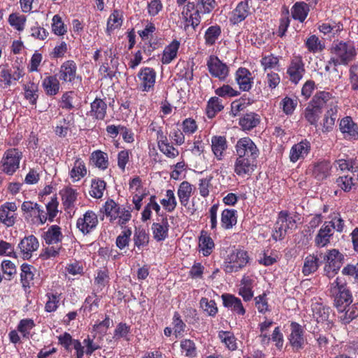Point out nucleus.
Here are the masks:
<instances>
[{
    "label": "nucleus",
    "mask_w": 358,
    "mask_h": 358,
    "mask_svg": "<svg viewBox=\"0 0 358 358\" xmlns=\"http://www.w3.org/2000/svg\"><path fill=\"white\" fill-rule=\"evenodd\" d=\"M329 64L336 67L338 66H348L356 59L357 50L355 43L351 41L335 40L331 45Z\"/></svg>",
    "instance_id": "obj_1"
},
{
    "label": "nucleus",
    "mask_w": 358,
    "mask_h": 358,
    "mask_svg": "<svg viewBox=\"0 0 358 358\" xmlns=\"http://www.w3.org/2000/svg\"><path fill=\"white\" fill-rule=\"evenodd\" d=\"M329 294L334 299L335 307L339 312H344L352 302V296L346 282L341 278H336L329 285Z\"/></svg>",
    "instance_id": "obj_2"
},
{
    "label": "nucleus",
    "mask_w": 358,
    "mask_h": 358,
    "mask_svg": "<svg viewBox=\"0 0 358 358\" xmlns=\"http://www.w3.org/2000/svg\"><path fill=\"white\" fill-rule=\"evenodd\" d=\"M104 213L110 222L117 220L120 226L126 224L131 218V207L120 206L113 199L106 201L103 206Z\"/></svg>",
    "instance_id": "obj_3"
},
{
    "label": "nucleus",
    "mask_w": 358,
    "mask_h": 358,
    "mask_svg": "<svg viewBox=\"0 0 358 358\" xmlns=\"http://www.w3.org/2000/svg\"><path fill=\"white\" fill-rule=\"evenodd\" d=\"M249 259L246 251L240 248H234L224 261V270L228 273L238 272L248 264Z\"/></svg>",
    "instance_id": "obj_4"
},
{
    "label": "nucleus",
    "mask_w": 358,
    "mask_h": 358,
    "mask_svg": "<svg viewBox=\"0 0 358 358\" xmlns=\"http://www.w3.org/2000/svg\"><path fill=\"white\" fill-rule=\"evenodd\" d=\"M58 204L55 197L51 198L50 201L47 203L45 209L38 204L31 215L33 217V223L42 225L47 221L53 222L58 213Z\"/></svg>",
    "instance_id": "obj_5"
},
{
    "label": "nucleus",
    "mask_w": 358,
    "mask_h": 358,
    "mask_svg": "<svg viewBox=\"0 0 358 358\" xmlns=\"http://www.w3.org/2000/svg\"><path fill=\"white\" fill-rule=\"evenodd\" d=\"M22 152L17 148H10L5 151L0 162L1 171L8 176H13L20 168Z\"/></svg>",
    "instance_id": "obj_6"
},
{
    "label": "nucleus",
    "mask_w": 358,
    "mask_h": 358,
    "mask_svg": "<svg viewBox=\"0 0 358 358\" xmlns=\"http://www.w3.org/2000/svg\"><path fill=\"white\" fill-rule=\"evenodd\" d=\"M139 90L143 92H150L155 89L157 73L151 67H143L137 73Z\"/></svg>",
    "instance_id": "obj_7"
},
{
    "label": "nucleus",
    "mask_w": 358,
    "mask_h": 358,
    "mask_svg": "<svg viewBox=\"0 0 358 358\" xmlns=\"http://www.w3.org/2000/svg\"><path fill=\"white\" fill-rule=\"evenodd\" d=\"M237 156L257 159L259 155V149L255 143L249 137L238 139L235 145Z\"/></svg>",
    "instance_id": "obj_8"
},
{
    "label": "nucleus",
    "mask_w": 358,
    "mask_h": 358,
    "mask_svg": "<svg viewBox=\"0 0 358 358\" xmlns=\"http://www.w3.org/2000/svg\"><path fill=\"white\" fill-rule=\"evenodd\" d=\"M206 66L210 74L220 80H224L229 75L228 66L215 55L208 57Z\"/></svg>",
    "instance_id": "obj_9"
},
{
    "label": "nucleus",
    "mask_w": 358,
    "mask_h": 358,
    "mask_svg": "<svg viewBox=\"0 0 358 358\" xmlns=\"http://www.w3.org/2000/svg\"><path fill=\"white\" fill-rule=\"evenodd\" d=\"M98 223L96 214L92 210H87L77 220L76 227L83 235H87L96 228Z\"/></svg>",
    "instance_id": "obj_10"
},
{
    "label": "nucleus",
    "mask_w": 358,
    "mask_h": 358,
    "mask_svg": "<svg viewBox=\"0 0 358 358\" xmlns=\"http://www.w3.org/2000/svg\"><path fill=\"white\" fill-rule=\"evenodd\" d=\"M305 72V64L302 57L300 55L294 56L291 59L287 70L289 80L292 83L297 84L302 79Z\"/></svg>",
    "instance_id": "obj_11"
},
{
    "label": "nucleus",
    "mask_w": 358,
    "mask_h": 358,
    "mask_svg": "<svg viewBox=\"0 0 358 358\" xmlns=\"http://www.w3.org/2000/svg\"><path fill=\"white\" fill-rule=\"evenodd\" d=\"M77 65L73 60H66L59 68V79L64 83H74L76 80L81 78L77 73Z\"/></svg>",
    "instance_id": "obj_12"
},
{
    "label": "nucleus",
    "mask_w": 358,
    "mask_h": 358,
    "mask_svg": "<svg viewBox=\"0 0 358 358\" xmlns=\"http://www.w3.org/2000/svg\"><path fill=\"white\" fill-rule=\"evenodd\" d=\"M311 150V143L303 138L297 143L294 144L289 150V160L292 163H296L299 160H303L310 153Z\"/></svg>",
    "instance_id": "obj_13"
},
{
    "label": "nucleus",
    "mask_w": 358,
    "mask_h": 358,
    "mask_svg": "<svg viewBox=\"0 0 358 358\" xmlns=\"http://www.w3.org/2000/svg\"><path fill=\"white\" fill-rule=\"evenodd\" d=\"M17 206L14 202H6L0 206V224L6 227H13L17 218Z\"/></svg>",
    "instance_id": "obj_14"
},
{
    "label": "nucleus",
    "mask_w": 358,
    "mask_h": 358,
    "mask_svg": "<svg viewBox=\"0 0 358 358\" xmlns=\"http://www.w3.org/2000/svg\"><path fill=\"white\" fill-rule=\"evenodd\" d=\"M257 159L237 156L234 163V173L240 176H250L255 171Z\"/></svg>",
    "instance_id": "obj_15"
},
{
    "label": "nucleus",
    "mask_w": 358,
    "mask_h": 358,
    "mask_svg": "<svg viewBox=\"0 0 358 358\" xmlns=\"http://www.w3.org/2000/svg\"><path fill=\"white\" fill-rule=\"evenodd\" d=\"M339 129L345 139L348 141L358 139V125L351 117L346 116L341 120Z\"/></svg>",
    "instance_id": "obj_16"
},
{
    "label": "nucleus",
    "mask_w": 358,
    "mask_h": 358,
    "mask_svg": "<svg viewBox=\"0 0 358 358\" xmlns=\"http://www.w3.org/2000/svg\"><path fill=\"white\" fill-rule=\"evenodd\" d=\"M292 347L298 350L304 345V331L301 325L295 322L290 324V334L288 336Z\"/></svg>",
    "instance_id": "obj_17"
},
{
    "label": "nucleus",
    "mask_w": 358,
    "mask_h": 358,
    "mask_svg": "<svg viewBox=\"0 0 358 358\" xmlns=\"http://www.w3.org/2000/svg\"><path fill=\"white\" fill-rule=\"evenodd\" d=\"M235 80L243 92L250 91L254 83V77L252 73L246 68L240 67L235 74Z\"/></svg>",
    "instance_id": "obj_18"
},
{
    "label": "nucleus",
    "mask_w": 358,
    "mask_h": 358,
    "mask_svg": "<svg viewBox=\"0 0 358 358\" xmlns=\"http://www.w3.org/2000/svg\"><path fill=\"white\" fill-rule=\"evenodd\" d=\"M38 247V239L33 235L24 237L18 244V248L24 259H30L33 252L36 251Z\"/></svg>",
    "instance_id": "obj_19"
},
{
    "label": "nucleus",
    "mask_w": 358,
    "mask_h": 358,
    "mask_svg": "<svg viewBox=\"0 0 358 358\" xmlns=\"http://www.w3.org/2000/svg\"><path fill=\"white\" fill-rule=\"evenodd\" d=\"M223 306L230 310L234 315L243 316L246 310L243 306L241 299L230 294H224L222 295Z\"/></svg>",
    "instance_id": "obj_20"
},
{
    "label": "nucleus",
    "mask_w": 358,
    "mask_h": 358,
    "mask_svg": "<svg viewBox=\"0 0 358 358\" xmlns=\"http://www.w3.org/2000/svg\"><path fill=\"white\" fill-rule=\"evenodd\" d=\"M255 285V278L244 275L238 286V294L245 301H250L254 296L253 288Z\"/></svg>",
    "instance_id": "obj_21"
},
{
    "label": "nucleus",
    "mask_w": 358,
    "mask_h": 358,
    "mask_svg": "<svg viewBox=\"0 0 358 358\" xmlns=\"http://www.w3.org/2000/svg\"><path fill=\"white\" fill-rule=\"evenodd\" d=\"M322 257V252L318 251L311 255H308L304 259L303 266L302 267V273L305 276H308L317 271L322 264V261L320 260Z\"/></svg>",
    "instance_id": "obj_22"
},
{
    "label": "nucleus",
    "mask_w": 358,
    "mask_h": 358,
    "mask_svg": "<svg viewBox=\"0 0 358 358\" xmlns=\"http://www.w3.org/2000/svg\"><path fill=\"white\" fill-rule=\"evenodd\" d=\"M250 13V10L248 1L246 0L242 1L233 10L229 20L233 24H237L245 20Z\"/></svg>",
    "instance_id": "obj_23"
},
{
    "label": "nucleus",
    "mask_w": 358,
    "mask_h": 358,
    "mask_svg": "<svg viewBox=\"0 0 358 358\" xmlns=\"http://www.w3.org/2000/svg\"><path fill=\"white\" fill-rule=\"evenodd\" d=\"M107 111V104L101 98H96L90 104V110L87 115L96 120H103Z\"/></svg>",
    "instance_id": "obj_24"
},
{
    "label": "nucleus",
    "mask_w": 358,
    "mask_h": 358,
    "mask_svg": "<svg viewBox=\"0 0 358 358\" xmlns=\"http://www.w3.org/2000/svg\"><path fill=\"white\" fill-rule=\"evenodd\" d=\"M332 166L329 161L322 160L315 163L312 169V175L317 180H323L331 175Z\"/></svg>",
    "instance_id": "obj_25"
},
{
    "label": "nucleus",
    "mask_w": 358,
    "mask_h": 358,
    "mask_svg": "<svg viewBox=\"0 0 358 358\" xmlns=\"http://www.w3.org/2000/svg\"><path fill=\"white\" fill-rule=\"evenodd\" d=\"M63 237L60 227L55 224L50 226L43 235L44 241L49 245L61 243Z\"/></svg>",
    "instance_id": "obj_26"
},
{
    "label": "nucleus",
    "mask_w": 358,
    "mask_h": 358,
    "mask_svg": "<svg viewBox=\"0 0 358 358\" xmlns=\"http://www.w3.org/2000/svg\"><path fill=\"white\" fill-rule=\"evenodd\" d=\"M261 121L260 115L254 112H250L239 119V125L243 131H250L256 127Z\"/></svg>",
    "instance_id": "obj_27"
},
{
    "label": "nucleus",
    "mask_w": 358,
    "mask_h": 358,
    "mask_svg": "<svg viewBox=\"0 0 358 358\" xmlns=\"http://www.w3.org/2000/svg\"><path fill=\"white\" fill-rule=\"evenodd\" d=\"M151 229L153 237L157 241H164L168 237L169 224L168 220L164 218L161 222H154Z\"/></svg>",
    "instance_id": "obj_28"
},
{
    "label": "nucleus",
    "mask_w": 358,
    "mask_h": 358,
    "mask_svg": "<svg viewBox=\"0 0 358 358\" xmlns=\"http://www.w3.org/2000/svg\"><path fill=\"white\" fill-rule=\"evenodd\" d=\"M199 251L204 257L209 256L215 248V243L213 238L205 231H201L199 238Z\"/></svg>",
    "instance_id": "obj_29"
},
{
    "label": "nucleus",
    "mask_w": 358,
    "mask_h": 358,
    "mask_svg": "<svg viewBox=\"0 0 358 358\" xmlns=\"http://www.w3.org/2000/svg\"><path fill=\"white\" fill-rule=\"evenodd\" d=\"M193 192V185L187 181L182 182L178 188L177 195L182 206L187 207Z\"/></svg>",
    "instance_id": "obj_30"
},
{
    "label": "nucleus",
    "mask_w": 358,
    "mask_h": 358,
    "mask_svg": "<svg viewBox=\"0 0 358 358\" xmlns=\"http://www.w3.org/2000/svg\"><path fill=\"white\" fill-rule=\"evenodd\" d=\"M338 108L336 105H332L324 115L322 131L323 133H329L334 129L337 117Z\"/></svg>",
    "instance_id": "obj_31"
},
{
    "label": "nucleus",
    "mask_w": 358,
    "mask_h": 358,
    "mask_svg": "<svg viewBox=\"0 0 358 358\" xmlns=\"http://www.w3.org/2000/svg\"><path fill=\"white\" fill-rule=\"evenodd\" d=\"M237 210L226 208L221 213V227L226 230L232 229L237 223Z\"/></svg>",
    "instance_id": "obj_32"
},
{
    "label": "nucleus",
    "mask_w": 358,
    "mask_h": 358,
    "mask_svg": "<svg viewBox=\"0 0 358 358\" xmlns=\"http://www.w3.org/2000/svg\"><path fill=\"white\" fill-rule=\"evenodd\" d=\"M332 236L333 231H331V226H327V222H324L315 238V245L317 248L327 245Z\"/></svg>",
    "instance_id": "obj_33"
},
{
    "label": "nucleus",
    "mask_w": 358,
    "mask_h": 358,
    "mask_svg": "<svg viewBox=\"0 0 358 358\" xmlns=\"http://www.w3.org/2000/svg\"><path fill=\"white\" fill-rule=\"evenodd\" d=\"M325 264L341 268L343 264V255L336 249L329 250L325 254L322 253V257Z\"/></svg>",
    "instance_id": "obj_34"
},
{
    "label": "nucleus",
    "mask_w": 358,
    "mask_h": 358,
    "mask_svg": "<svg viewBox=\"0 0 358 358\" xmlns=\"http://www.w3.org/2000/svg\"><path fill=\"white\" fill-rule=\"evenodd\" d=\"M179 48L180 42L177 40H173L164 48L161 58L162 63L163 64H170L176 58Z\"/></svg>",
    "instance_id": "obj_35"
},
{
    "label": "nucleus",
    "mask_w": 358,
    "mask_h": 358,
    "mask_svg": "<svg viewBox=\"0 0 358 358\" xmlns=\"http://www.w3.org/2000/svg\"><path fill=\"white\" fill-rule=\"evenodd\" d=\"M87 175V168L85 162L80 158H76L69 171L70 178L73 182L79 181Z\"/></svg>",
    "instance_id": "obj_36"
},
{
    "label": "nucleus",
    "mask_w": 358,
    "mask_h": 358,
    "mask_svg": "<svg viewBox=\"0 0 358 358\" xmlns=\"http://www.w3.org/2000/svg\"><path fill=\"white\" fill-rule=\"evenodd\" d=\"M42 86L45 94L48 96H55L60 89V83L55 76L45 77L42 81Z\"/></svg>",
    "instance_id": "obj_37"
},
{
    "label": "nucleus",
    "mask_w": 358,
    "mask_h": 358,
    "mask_svg": "<svg viewBox=\"0 0 358 358\" xmlns=\"http://www.w3.org/2000/svg\"><path fill=\"white\" fill-rule=\"evenodd\" d=\"M212 151L217 160H222L224 152L227 148V140L224 136H213L211 139Z\"/></svg>",
    "instance_id": "obj_38"
},
{
    "label": "nucleus",
    "mask_w": 358,
    "mask_h": 358,
    "mask_svg": "<svg viewBox=\"0 0 358 358\" xmlns=\"http://www.w3.org/2000/svg\"><path fill=\"white\" fill-rule=\"evenodd\" d=\"M222 31L219 25L209 27L204 33L205 45L208 47L213 46L219 41Z\"/></svg>",
    "instance_id": "obj_39"
},
{
    "label": "nucleus",
    "mask_w": 358,
    "mask_h": 358,
    "mask_svg": "<svg viewBox=\"0 0 358 358\" xmlns=\"http://www.w3.org/2000/svg\"><path fill=\"white\" fill-rule=\"evenodd\" d=\"M322 113V110L320 108V106H316L313 103H311L306 108L304 117L311 125L317 127Z\"/></svg>",
    "instance_id": "obj_40"
},
{
    "label": "nucleus",
    "mask_w": 358,
    "mask_h": 358,
    "mask_svg": "<svg viewBox=\"0 0 358 358\" xmlns=\"http://www.w3.org/2000/svg\"><path fill=\"white\" fill-rule=\"evenodd\" d=\"M224 108L222 100L217 96H213L208 101L206 106V115L208 118H213L216 114Z\"/></svg>",
    "instance_id": "obj_41"
},
{
    "label": "nucleus",
    "mask_w": 358,
    "mask_h": 358,
    "mask_svg": "<svg viewBox=\"0 0 358 358\" xmlns=\"http://www.w3.org/2000/svg\"><path fill=\"white\" fill-rule=\"evenodd\" d=\"M62 203L66 209L72 208L77 199L76 191L71 187H65L60 191Z\"/></svg>",
    "instance_id": "obj_42"
},
{
    "label": "nucleus",
    "mask_w": 358,
    "mask_h": 358,
    "mask_svg": "<svg viewBox=\"0 0 358 358\" xmlns=\"http://www.w3.org/2000/svg\"><path fill=\"white\" fill-rule=\"evenodd\" d=\"M91 159L96 167L101 170H106L108 167V155L101 150L94 151L91 155Z\"/></svg>",
    "instance_id": "obj_43"
},
{
    "label": "nucleus",
    "mask_w": 358,
    "mask_h": 358,
    "mask_svg": "<svg viewBox=\"0 0 358 358\" xmlns=\"http://www.w3.org/2000/svg\"><path fill=\"white\" fill-rule=\"evenodd\" d=\"M23 90L24 91V98L29 101L31 104L35 105L38 97V85L33 81H29L23 85Z\"/></svg>",
    "instance_id": "obj_44"
},
{
    "label": "nucleus",
    "mask_w": 358,
    "mask_h": 358,
    "mask_svg": "<svg viewBox=\"0 0 358 358\" xmlns=\"http://www.w3.org/2000/svg\"><path fill=\"white\" fill-rule=\"evenodd\" d=\"M304 46L310 53L315 54L324 49V44L315 35H311L306 38Z\"/></svg>",
    "instance_id": "obj_45"
},
{
    "label": "nucleus",
    "mask_w": 358,
    "mask_h": 358,
    "mask_svg": "<svg viewBox=\"0 0 358 358\" xmlns=\"http://www.w3.org/2000/svg\"><path fill=\"white\" fill-rule=\"evenodd\" d=\"M160 203L166 212L172 213L174 211L178 204L174 191L167 189L164 198L160 200Z\"/></svg>",
    "instance_id": "obj_46"
},
{
    "label": "nucleus",
    "mask_w": 358,
    "mask_h": 358,
    "mask_svg": "<svg viewBox=\"0 0 358 358\" xmlns=\"http://www.w3.org/2000/svg\"><path fill=\"white\" fill-rule=\"evenodd\" d=\"M106 182L100 178H93L91 182L90 195L95 199H100L103 196L106 189Z\"/></svg>",
    "instance_id": "obj_47"
},
{
    "label": "nucleus",
    "mask_w": 358,
    "mask_h": 358,
    "mask_svg": "<svg viewBox=\"0 0 358 358\" xmlns=\"http://www.w3.org/2000/svg\"><path fill=\"white\" fill-rule=\"evenodd\" d=\"M309 11L308 5L304 2L296 3L292 9V17L300 22H303L306 18Z\"/></svg>",
    "instance_id": "obj_48"
},
{
    "label": "nucleus",
    "mask_w": 358,
    "mask_h": 358,
    "mask_svg": "<svg viewBox=\"0 0 358 358\" xmlns=\"http://www.w3.org/2000/svg\"><path fill=\"white\" fill-rule=\"evenodd\" d=\"M181 352L188 358H194L197 356V349L195 343L190 339H183L180 341Z\"/></svg>",
    "instance_id": "obj_49"
},
{
    "label": "nucleus",
    "mask_w": 358,
    "mask_h": 358,
    "mask_svg": "<svg viewBox=\"0 0 358 358\" xmlns=\"http://www.w3.org/2000/svg\"><path fill=\"white\" fill-rule=\"evenodd\" d=\"M34 327V321L32 319L26 318L19 322L17 329L24 338L29 339L31 336V331Z\"/></svg>",
    "instance_id": "obj_50"
},
{
    "label": "nucleus",
    "mask_w": 358,
    "mask_h": 358,
    "mask_svg": "<svg viewBox=\"0 0 358 358\" xmlns=\"http://www.w3.org/2000/svg\"><path fill=\"white\" fill-rule=\"evenodd\" d=\"M201 13L197 9H196L193 13L185 16H182V19L184 21L185 29L187 30L189 27H192L193 29H196V28L201 22Z\"/></svg>",
    "instance_id": "obj_51"
},
{
    "label": "nucleus",
    "mask_w": 358,
    "mask_h": 358,
    "mask_svg": "<svg viewBox=\"0 0 358 358\" xmlns=\"http://www.w3.org/2000/svg\"><path fill=\"white\" fill-rule=\"evenodd\" d=\"M45 296L48 300L45 305V310L48 313H52L56 311L59 306L60 294L57 292H48Z\"/></svg>",
    "instance_id": "obj_52"
},
{
    "label": "nucleus",
    "mask_w": 358,
    "mask_h": 358,
    "mask_svg": "<svg viewBox=\"0 0 358 358\" xmlns=\"http://www.w3.org/2000/svg\"><path fill=\"white\" fill-rule=\"evenodd\" d=\"M122 23V14L118 10H114L109 16L107 22V33L110 34V32L114 29L120 27Z\"/></svg>",
    "instance_id": "obj_53"
},
{
    "label": "nucleus",
    "mask_w": 358,
    "mask_h": 358,
    "mask_svg": "<svg viewBox=\"0 0 358 358\" xmlns=\"http://www.w3.org/2000/svg\"><path fill=\"white\" fill-rule=\"evenodd\" d=\"M199 303L200 307L208 316L215 317L217 315L218 309L214 300H210L208 298L202 297Z\"/></svg>",
    "instance_id": "obj_54"
},
{
    "label": "nucleus",
    "mask_w": 358,
    "mask_h": 358,
    "mask_svg": "<svg viewBox=\"0 0 358 358\" xmlns=\"http://www.w3.org/2000/svg\"><path fill=\"white\" fill-rule=\"evenodd\" d=\"M218 336L229 350L234 351L237 349L236 338L233 333L230 331H221L219 332Z\"/></svg>",
    "instance_id": "obj_55"
},
{
    "label": "nucleus",
    "mask_w": 358,
    "mask_h": 358,
    "mask_svg": "<svg viewBox=\"0 0 358 358\" xmlns=\"http://www.w3.org/2000/svg\"><path fill=\"white\" fill-rule=\"evenodd\" d=\"M278 220V223L283 224L287 231L292 230L296 227L295 219L287 211H280Z\"/></svg>",
    "instance_id": "obj_56"
},
{
    "label": "nucleus",
    "mask_w": 358,
    "mask_h": 358,
    "mask_svg": "<svg viewBox=\"0 0 358 358\" xmlns=\"http://www.w3.org/2000/svg\"><path fill=\"white\" fill-rule=\"evenodd\" d=\"M134 242L138 249L146 246L149 242V235L144 229H136L134 234Z\"/></svg>",
    "instance_id": "obj_57"
},
{
    "label": "nucleus",
    "mask_w": 358,
    "mask_h": 358,
    "mask_svg": "<svg viewBox=\"0 0 358 358\" xmlns=\"http://www.w3.org/2000/svg\"><path fill=\"white\" fill-rule=\"evenodd\" d=\"M132 231L130 228L124 227L121 234L116 238V246L123 250L129 245Z\"/></svg>",
    "instance_id": "obj_58"
},
{
    "label": "nucleus",
    "mask_w": 358,
    "mask_h": 358,
    "mask_svg": "<svg viewBox=\"0 0 358 358\" xmlns=\"http://www.w3.org/2000/svg\"><path fill=\"white\" fill-rule=\"evenodd\" d=\"M100 299L99 296L95 294H92L88 296L83 305V309L87 312H96L99 308Z\"/></svg>",
    "instance_id": "obj_59"
},
{
    "label": "nucleus",
    "mask_w": 358,
    "mask_h": 358,
    "mask_svg": "<svg viewBox=\"0 0 358 358\" xmlns=\"http://www.w3.org/2000/svg\"><path fill=\"white\" fill-rule=\"evenodd\" d=\"M34 268L27 264H23L21 266V280L24 286H29L34 280V274L32 271Z\"/></svg>",
    "instance_id": "obj_60"
},
{
    "label": "nucleus",
    "mask_w": 358,
    "mask_h": 358,
    "mask_svg": "<svg viewBox=\"0 0 358 358\" xmlns=\"http://www.w3.org/2000/svg\"><path fill=\"white\" fill-rule=\"evenodd\" d=\"M196 9L202 14L210 13L216 6L215 0H196Z\"/></svg>",
    "instance_id": "obj_61"
},
{
    "label": "nucleus",
    "mask_w": 358,
    "mask_h": 358,
    "mask_svg": "<svg viewBox=\"0 0 358 358\" xmlns=\"http://www.w3.org/2000/svg\"><path fill=\"white\" fill-rule=\"evenodd\" d=\"M55 245H48V247L44 248L41 254V257L43 259H49L58 257L60 253V250H62V245H58L57 244H55Z\"/></svg>",
    "instance_id": "obj_62"
},
{
    "label": "nucleus",
    "mask_w": 358,
    "mask_h": 358,
    "mask_svg": "<svg viewBox=\"0 0 358 358\" xmlns=\"http://www.w3.org/2000/svg\"><path fill=\"white\" fill-rule=\"evenodd\" d=\"M215 93L220 97H234L240 94V92L229 85H223L215 90Z\"/></svg>",
    "instance_id": "obj_63"
},
{
    "label": "nucleus",
    "mask_w": 358,
    "mask_h": 358,
    "mask_svg": "<svg viewBox=\"0 0 358 358\" xmlns=\"http://www.w3.org/2000/svg\"><path fill=\"white\" fill-rule=\"evenodd\" d=\"M344 311L345 313L340 318L343 323L348 324L358 316V303L353 304L351 307H349L348 310L345 309Z\"/></svg>",
    "instance_id": "obj_64"
}]
</instances>
